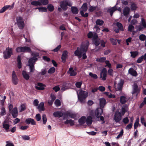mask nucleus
I'll use <instances>...</instances> for the list:
<instances>
[{"instance_id": "6ab92c4d", "label": "nucleus", "mask_w": 146, "mask_h": 146, "mask_svg": "<svg viewBox=\"0 0 146 146\" xmlns=\"http://www.w3.org/2000/svg\"><path fill=\"white\" fill-rule=\"evenodd\" d=\"M12 80L13 83L15 85L18 83V80L14 71L13 72L12 74Z\"/></svg>"}, {"instance_id": "20e7f679", "label": "nucleus", "mask_w": 146, "mask_h": 146, "mask_svg": "<svg viewBox=\"0 0 146 146\" xmlns=\"http://www.w3.org/2000/svg\"><path fill=\"white\" fill-rule=\"evenodd\" d=\"M37 60V58L33 57L30 58L29 60V66L30 72H33L35 71L34 62Z\"/></svg>"}, {"instance_id": "0eeeda50", "label": "nucleus", "mask_w": 146, "mask_h": 146, "mask_svg": "<svg viewBox=\"0 0 146 146\" xmlns=\"http://www.w3.org/2000/svg\"><path fill=\"white\" fill-rule=\"evenodd\" d=\"M72 5V3L70 1L68 0H66L60 2V7L64 10H66L67 9V6H71Z\"/></svg>"}, {"instance_id": "4d7b16f0", "label": "nucleus", "mask_w": 146, "mask_h": 146, "mask_svg": "<svg viewBox=\"0 0 146 146\" xmlns=\"http://www.w3.org/2000/svg\"><path fill=\"white\" fill-rule=\"evenodd\" d=\"M111 44L113 45H116L117 44V40L114 39L113 38H111L110 39Z\"/></svg>"}, {"instance_id": "58836bf2", "label": "nucleus", "mask_w": 146, "mask_h": 146, "mask_svg": "<svg viewBox=\"0 0 146 146\" xmlns=\"http://www.w3.org/2000/svg\"><path fill=\"white\" fill-rule=\"evenodd\" d=\"M23 52H31V50L30 47L28 46H23Z\"/></svg>"}, {"instance_id": "423d86ee", "label": "nucleus", "mask_w": 146, "mask_h": 146, "mask_svg": "<svg viewBox=\"0 0 146 146\" xmlns=\"http://www.w3.org/2000/svg\"><path fill=\"white\" fill-rule=\"evenodd\" d=\"M94 111L93 110H90L89 111V114L90 116H88L86 121V124L88 125H90L92 124V117L93 118L94 116Z\"/></svg>"}, {"instance_id": "7c9ffc66", "label": "nucleus", "mask_w": 146, "mask_h": 146, "mask_svg": "<svg viewBox=\"0 0 146 146\" xmlns=\"http://www.w3.org/2000/svg\"><path fill=\"white\" fill-rule=\"evenodd\" d=\"M53 115L55 117H60L63 115V113L61 111H56L53 113Z\"/></svg>"}, {"instance_id": "13d9d810", "label": "nucleus", "mask_w": 146, "mask_h": 146, "mask_svg": "<svg viewBox=\"0 0 146 146\" xmlns=\"http://www.w3.org/2000/svg\"><path fill=\"white\" fill-rule=\"evenodd\" d=\"M105 94L106 95L108 96V97L110 98H115V96L114 95H113L111 93H110L109 92H105Z\"/></svg>"}, {"instance_id": "6e6552de", "label": "nucleus", "mask_w": 146, "mask_h": 146, "mask_svg": "<svg viewBox=\"0 0 146 146\" xmlns=\"http://www.w3.org/2000/svg\"><path fill=\"white\" fill-rule=\"evenodd\" d=\"M3 54L4 58H9L13 54L12 48L9 47L6 48L5 51L3 52Z\"/></svg>"}, {"instance_id": "338daca9", "label": "nucleus", "mask_w": 146, "mask_h": 146, "mask_svg": "<svg viewBox=\"0 0 146 146\" xmlns=\"http://www.w3.org/2000/svg\"><path fill=\"white\" fill-rule=\"evenodd\" d=\"M35 118L36 120L37 121H40L41 119V116L40 114L38 113L36 114L35 116Z\"/></svg>"}, {"instance_id": "8fccbe9b", "label": "nucleus", "mask_w": 146, "mask_h": 146, "mask_svg": "<svg viewBox=\"0 0 146 146\" xmlns=\"http://www.w3.org/2000/svg\"><path fill=\"white\" fill-rule=\"evenodd\" d=\"M139 37V39L141 41H143L146 39V36L143 34L140 35Z\"/></svg>"}, {"instance_id": "f8f14e48", "label": "nucleus", "mask_w": 146, "mask_h": 146, "mask_svg": "<svg viewBox=\"0 0 146 146\" xmlns=\"http://www.w3.org/2000/svg\"><path fill=\"white\" fill-rule=\"evenodd\" d=\"M14 3H13L11 5H8L5 6L0 10V13H3L8 9H12L14 7Z\"/></svg>"}, {"instance_id": "4c0bfd02", "label": "nucleus", "mask_w": 146, "mask_h": 146, "mask_svg": "<svg viewBox=\"0 0 146 146\" xmlns=\"http://www.w3.org/2000/svg\"><path fill=\"white\" fill-rule=\"evenodd\" d=\"M67 84L66 83H64L62 86L61 90L63 91L68 89L67 87Z\"/></svg>"}, {"instance_id": "5701e85b", "label": "nucleus", "mask_w": 146, "mask_h": 146, "mask_svg": "<svg viewBox=\"0 0 146 146\" xmlns=\"http://www.w3.org/2000/svg\"><path fill=\"white\" fill-rule=\"evenodd\" d=\"M128 73L131 75L134 76H137V73L136 71L132 68H131L129 70Z\"/></svg>"}, {"instance_id": "f704fd0d", "label": "nucleus", "mask_w": 146, "mask_h": 146, "mask_svg": "<svg viewBox=\"0 0 146 146\" xmlns=\"http://www.w3.org/2000/svg\"><path fill=\"white\" fill-rule=\"evenodd\" d=\"M131 56L133 58L135 57L138 54V52L137 51H131L130 52Z\"/></svg>"}, {"instance_id": "2eb2a0df", "label": "nucleus", "mask_w": 146, "mask_h": 146, "mask_svg": "<svg viewBox=\"0 0 146 146\" xmlns=\"http://www.w3.org/2000/svg\"><path fill=\"white\" fill-rule=\"evenodd\" d=\"M123 81L121 80L120 82L117 84V87L116 86V84L115 82L114 83V86L115 89L117 90H121L123 87Z\"/></svg>"}, {"instance_id": "c03bdc74", "label": "nucleus", "mask_w": 146, "mask_h": 146, "mask_svg": "<svg viewBox=\"0 0 146 146\" xmlns=\"http://www.w3.org/2000/svg\"><path fill=\"white\" fill-rule=\"evenodd\" d=\"M31 4L32 5L35 6H40L41 4L39 2V1L38 0L37 1H33L31 2Z\"/></svg>"}, {"instance_id": "a18cd8bd", "label": "nucleus", "mask_w": 146, "mask_h": 146, "mask_svg": "<svg viewBox=\"0 0 146 146\" xmlns=\"http://www.w3.org/2000/svg\"><path fill=\"white\" fill-rule=\"evenodd\" d=\"M96 23L97 25L101 26L103 25L104 22L102 20L98 19L96 21Z\"/></svg>"}, {"instance_id": "e433bc0d", "label": "nucleus", "mask_w": 146, "mask_h": 146, "mask_svg": "<svg viewBox=\"0 0 146 146\" xmlns=\"http://www.w3.org/2000/svg\"><path fill=\"white\" fill-rule=\"evenodd\" d=\"M71 11L72 13L74 14H77L78 11V9L75 7H72L71 8Z\"/></svg>"}, {"instance_id": "412c9836", "label": "nucleus", "mask_w": 146, "mask_h": 146, "mask_svg": "<svg viewBox=\"0 0 146 146\" xmlns=\"http://www.w3.org/2000/svg\"><path fill=\"white\" fill-rule=\"evenodd\" d=\"M128 105L125 104L123 105L121 110V113L122 115H124L125 113L128 111Z\"/></svg>"}, {"instance_id": "680f3d73", "label": "nucleus", "mask_w": 146, "mask_h": 146, "mask_svg": "<svg viewBox=\"0 0 146 146\" xmlns=\"http://www.w3.org/2000/svg\"><path fill=\"white\" fill-rule=\"evenodd\" d=\"M23 47H17L16 49V51L18 52H23Z\"/></svg>"}, {"instance_id": "393cba45", "label": "nucleus", "mask_w": 146, "mask_h": 146, "mask_svg": "<svg viewBox=\"0 0 146 146\" xmlns=\"http://www.w3.org/2000/svg\"><path fill=\"white\" fill-rule=\"evenodd\" d=\"M68 52L67 51H64L63 52L61 57L62 61L64 63L66 62V59L67 57Z\"/></svg>"}, {"instance_id": "b1692460", "label": "nucleus", "mask_w": 146, "mask_h": 146, "mask_svg": "<svg viewBox=\"0 0 146 146\" xmlns=\"http://www.w3.org/2000/svg\"><path fill=\"white\" fill-rule=\"evenodd\" d=\"M25 122L26 123L29 124L31 123V125H35L36 124V121L32 118H29L25 120Z\"/></svg>"}, {"instance_id": "0e129e2a", "label": "nucleus", "mask_w": 146, "mask_h": 146, "mask_svg": "<svg viewBox=\"0 0 146 146\" xmlns=\"http://www.w3.org/2000/svg\"><path fill=\"white\" fill-rule=\"evenodd\" d=\"M6 113L5 108L3 107H2L1 109V115L2 116L4 115Z\"/></svg>"}, {"instance_id": "79ce46f5", "label": "nucleus", "mask_w": 146, "mask_h": 146, "mask_svg": "<svg viewBox=\"0 0 146 146\" xmlns=\"http://www.w3.org/2000/svg\"><path fill=\"white\" fill-rule=\"evenodd\" d=\"M106 57H103L100 58H98L96 59V60L98 62H103L106 61Z\"/></svg>"}, {"instance_id": "f257e3e1", "label": "nucleus", "mask_w": 146, "mask_h": 146, "mask_svg": "<svg viewBox=\"0 0 146 146\" xmlns=\"http://www.w3.org/2000/svg\"><path fill=\"white\" fill-rule=\"evenodd\" d=\"M89 45V42L88 40H86L82 42L80 48H78L74 52V54L77 56L79 58L82 56V54L83 52H86L88 50Z\"/></svg>"}, {"instance_id": "a211bd4d", "label": "nucleus", "mask_w": 146, "mask_h": 146, "mask_svg": "<svg viewBox=\"0 0 146 146\" xmlns=\"http://www.w3.org/2000/svg\"><path fill=\"white\" fill-rule=\"evenodd\" d=\"M3 128L7 132L9 131L10 125L9 123L7 121L5 120L3 123Z\"/></svg>"}, {"instance_id": "e2e57ef3", "label": "nucleus", "mask_w": 146, "mask_h": 146, "mask_svg": "<svg viewBox=\"0 0 146 146\" xmlns=\"http://www.w3.org/2000/svg\"><path fill=\"white\" fill-rule=\"evenodd\" d=\"M82 84V82L81 81L77 82L75 84L77 88H80L81 87Z\"/></svg>"}, {"instance_id": "603ef678", "label": "nucleus", "mask_w": 146, "mask_h": 146, "mask_svg": "<svg viewBox=\"0 0 146 146\" xmlns=\"http://www.w3.org/2000/svg\"><path fill=\"white\" fill-rule=\"evenodd\" d=\"M89 75L93 79H97L98 78L97 75L96 74H93L92 72H90Z\"/></svg>"}, {"instance_id": "4468645a", "label": "nucleus", "mask_w": 146, "mask_h": 146, "mask_svg": "<svg viewBox=\"0 0 146 146\" xmlns=\"http://www.w3.org/2000/svg\"><path fill=\"white\" fill-rule=\"evenodd\" d=\"M67 73L69 74L70 76H75L77 74L76 69H73V67H70L67 71Z\"/></svg>"}, {"instance_id": "052dcab7", "label": "nucleus", "mask_w": 146, "mask_h": 146, "mask_svg": "<svg viewBox=\"0 0 146 146\" xmlns=\"http://www.w3.org/2000/svg\"><path fill=\"white\" fill-rule=\"evenodd\" d=\"M55 71V68L54 67H52L49 69L48 71L49 74H52Z\"/></svg>"}, {"instance_id": "09e8293b", "label": "nucleus", "mask_w": 146, "mask_h": 146, "mask_svg": "<svg viewBox=\"0 0 146 146\" xmlns=\"http://www.w3.org/2000/svg\"><path fill=\"white\" fill-rule=\"evenodd\" d=\"M38 11L40 12H46L47 8L44 7H40L38 8Z\"/></svg>"}, {"instance_id": "9d476101", "label": "nucleus", "mask_w": 146, "mask_h": 146, "mask_svg": "<svg viewBox=\"0 0 146 146\" xmlns=\"http://www.w3.org/2000/svg\"><path fill=\"white\" fill-rule=\"evenodd\" d=\"M113 119L116 122H119L121 119V113L118 111H116L114 116Z\"/></svg>"}, {"instance_id": "69168bd1", "label": "nucleus", "mask_w": 146, "mask_h": 146, "mask_svg": "<svg viewBox=\"0 0 146 146\" xmlns=\"http://www.w3.org/2000/svg\"><path fill=\"white\" fill-rule=\"evenodd\" d=\"M123 122L125 124H127L129 123V120L127 117H125L123 119Z\"/></svg>"}, {"instance_id": "9b49d317", "label": "nucleus", "mask_w": 146, "mask_h": 146, "mask_svg": "<svg viewBox=\"0 0 146 146\" xmlns=\"http://www.w3.org/2000/svg\"><path fill=\"white\" fill-rule=\"evenodd\" d=\"M92 40L93 43L96 46H98L100 44L101 40L98 38L97 33L94 34V37L92 38Z\"/></svg>"}, {"instance_id": "de8ad7c7", "label": "nucleus", "mask_w": 146, "mask_h": 146, "mask_svg": "<svg viewBox=\"0 0 146 146\" xmlns=\"http://www.w3.org/2000/svg\"><path fill=\"white\" fill-rule=\"evenodd\" d=\"M39 2L42 5H46L48 3V0H38Z\"/></svg>"}, {"instance_id": "dca6fc26", "label": "nucleus", "mask_w": 146, "mask_h": 146, "mask_svg": "<svg viewBox=\"0 0 146 146\" xmlns=\"http://www.w3.org/2000/svg\"><path fill=\"white\" fill-rule=\"evenodd\" d=\"M65 115L69 116L70 118L74 119L76 116L77 114L73 112L67 111L64 113Z\"/></svg>"}, {"instance_id": "774afa93", "label": "nucleus", "mask_w": 146, "mask_h": 146, "mask_svg": "<svg viewBox=\"0 0 146 146\" xmlns=\"http://www.w3.org/2000/svg\"><path fill=\"white\" fill-rule=\"evenodd\" d=\"M7 144L5 146H14L13 144L10 141H8L6 142Z\"/></svg>"}, {"instance_id": "a878e982", "label": "nucleus", "mask_w": 146, "mask_h": 146, "mask_svg": "<svg viewBox=\"0 0 146 146\" xmlns=\"http://www.w3.org/2000/svg\"><path fill=\"white\" fill-rule=\"evenodd\" d=\"M22 74L24 78L26 80H28L30 76L28 73L25 71L23 70L22 72Z\"/></svg>"}, {"instance_id": "864d4df0", "label": "nucleus", "mask_w": 146, "mask_h": 146, "mask_svg": "<svg viewBox=\"0 0 146 146\" xmlns=\"http://www.w3.org/2000/svg\"><path fill=\"white\" fill-rule=\"evenodd\" d=\"M42 119L43 121V123L45 124L47 121V118L46 115L45 114H43L42 116Z\"/></svg>"}, {"instance_id": "4be33fe9", "label": "nucleus", "mask_w": 146, "mask_h": 146, "mask_svg": "<svg viewBox=\"0 0 146 146\" xmlns=\"http://www.w3.org/2000/svg\"><path fill=\"white\" fill-rule=\"evenodd\" d=\"M100 106V108H103L106 104V102L104 98H102L99 99Z\"/></svg>"}, {"instance_id": "aec40b11", "label": "nucleus", "mask_w": 146, "mask_h": 146, "mask_svg": "<svg viewBox=\"0 0 146 146\" xmlns=\"http://www.w3.org/2000/svg\"><path fill=\"white\" fill-rule=\"evenodd\" d=\"M118 3H117L116 5L113 7L109 8L108 10L107 11L110 13V15L112 16L113 12L117 10V8L116 6Z\"/></svg>"}, {"instance_id": "37998d69", "label": "nucleus", "mask_w": 146, "mask_h": 146, "mask_svg": "<svg viewBox=\"0 0 146 146\" xmlns=\"http://www.w3.org/2000/svg\"><path fill=\"white\" fill-rule=\"evenodd\" d=\"M133 92L132 93L133 94L135 93H137L139 92V89H138V86L137 85L135 84H134L133 86Z\"/></svg>"}, {"instance_id": "ea45409f", "label": "nucleus", "mask_w": 146, "mask_h": 146, "mask_svg": "<svg viewBox=\"0 0 146 146\" xmlns=\"http://www.w3.org/2000/svg\"><path fill=\"white\" fill-rule=\"evenodd\" d=\"M116 25L120 30L122 31H123L124 30L123 25L121 23L117 22L116 23Z\"/></svg>"}, {"instance_id": "72a5a7b5", "label": "nucleus", "mask_w": 146, "mask_h": 146, "mask_svg": "<svg viewBox=\"0 0 146 146\" xmlns=\"http://www.w3.org/2000/svg\"><path fill=\"white\" fill-rule=\"evenodd\" d=\"M64 123L66 124H69L71 126H72L74 125V122L72 119H67L64 121Z\"/></svg>"}, {"instance_id": "f03ea898", "label": "nucleus", "mask_w": 146, "mask_h": 146, "mask_svg": "<svg viewBox=\"0 0 146 146\" xmlns=\"http://www.w3.org/2000/svg\"><path fill=\"white\" fill-rule=\"evenodd\" d=\"M103 113V111L102 108H97L95 111V116L97 118H100V120H98L99 121H103L102 123H105L104 120V118L103 117L101 116Z\"/></svg>"}, {"instance_id": "6e6d98bb", "label": "nucleus", "mask_w": 146, "mask_h": 146, "mask_svg": "<svg viewBox=\"0 0 146 146\" xmlns=\"http://www.w3.org/2000/svg\"><path fill=\"white\" fill-rule=\"evenodd\" d=\"M48 10L50 12L52 11L54 9V7L51 5H49L47 7Z\"/></svg>"}, {"instance_id": "a19ab883", "label": "nucleus", "mask_w": 146, "mask_h": 146, "mask_svg": "<svg viewBox=\"0 0 146 146\" xmlns=\"http://www.w3.org/2000/svg\"><path fill=\"white\" fill-rule=\"evenodd\" d=\"M46 69H42L41 70V72H38L37 74L38 75H44L46 74Z\"/></svg>"}, {"instance_id": "bb28decb", "label": "nucleus", "mask_w": 146, "mask_h": 146, "mask_svg": "<svg viewBox=\"0 0 146 146\" xmlns=\"http://www.w3.org/2000/svg\"><path fill=\"white\" fill-rule=\"evenodd\" d=\"M56 98V96L54 94H51V95L50 99L48 101V104L50 105H51L52 104Z\"/></svg>"}, {"instance_id": "c756f323", "label": "nucleus", "mask_w": 146, "mask_h": 146, "mask_svg": "<svg viewBox=\"0 0 146 146\" xmlns=\"http://www.w3.org/2000/svg\"><path fill=\"white\" fill-rule=\"evenodd\" d=\"M26 109V105L25 104H21L19 107L18 109L19 112L25 111Z\"/></svg>"}, {"instance_id": "39448f33", "label": "nucleus", "mask_w": 146, "mask_h": 146, "mask_svg": "<svg viewBox=\"0 0 146 146\" xmlns=\"http://www.w3.org/2000/svg\"><path fill=\"white\" fill-rule=\"evenodd\" d=\"M17 24L20 29H23L25 26V23L23 19L21 16H17L16 17Z\"/></svg>"}, {"instance_id": "bf43d9fd", "label": "nucleus", "mask_w": 146, "mask_h": 146, "mask_svg": "<svg viewBox=\"0 0 146 146\" xmlns=\"http://www.w3.org/2000/svg\"><path fill=\"white\" fill-rule=\"evenodd\" d=\"M97 7V6L95 7L94 6H90L89 7V9L88 10L90 12H93L96 9Z\"/></svg>"}, {"instance_id": "5fc2aeb1", "label": "nucleus", "mask_w": 146, "mask_h": 146, "mask_svg": "<svg viewBox=\"0 0 146 146\" xmlns=\"http://www.w3.org/2000/svg\"><path fill=\"white\" fill-rule=\"evenodd\" d=\"M54 104L57 107L61 105L60 101L58 100H56L54 102Z\"/></svg>"}, {"instance_id": "c85d7f7f", "label": "nucleus", "mask_w": 146, "mask_h": 146, "mask_svg": "<svg viewBox=\"0 0 146 146\" xmlns=\"http://www.w3.org/2000/svg\"><path fill=\"white\" fill-rule=\"evenodd\" d=\"M128 100L127 98L123 96H121L120 98V102L122 104L125 103Z\"/></svg>"}, {"instance_id": "c9c22d12", "label": "nucleus", "mask_w": 146, "mask_h": 146, "mask_svg": "<svg viewBox=\"0 0 146 146\" xmlns=\"http://www.w3.org/2000/svg\"><path fill=\"white\" fill-rule=\"evenodd\" d=\"M86 118L85 117H82L78 121L79 123L81 125L84 124L85 122Z\"/></svg>"}, {"instance_id": "f3484780", "label": "nucleus", "mask_w": 146, "mask_h": 146, "mask_svg": "<svg viewBox=\"0 0 146 146\" xmlns=\"http://www.w3.org/2000/svg\"><path fill=\"white\" fill-rule=\"evenodd\" d=\"M10 112L13 118H15L17 117L18 112L17 107H15Z\"/></svg>"}, {"instance_id": "2f4dec72", "label": "nucleus", "mask_w": 146, "mask_h": 146, "mask_svg": "<svg viewBox=\"0 0 146 146\" xmlns=\"http://www.w3.org/2000/svg\"><path fill=\"white\" fill-rule=\"evenodd\" d=\"M130 8L126 7L124 8L123 10V14L125 16H127L128 15L130 12Z\"/></svg>"}, {"instance_id": "473e14b6", "label": "nucleus", "mask_w": 146, "mask_h": 146, "mask_svg": "<svg viewBox=\"0 0 146 146\" xmlns=\"http://www.w3.org/2000/svg\"><path fill=\"white\" fill-rule=\"evenodd\" d=\"M88 9L87 4L84 3L81 8L80 11H83V12H86Z\"/></svg>"}, {"instance_id": "7ed1b4c3", "label": "nucleus", "mask_w": 146, "mask_h": 146, "mask_svg": "<svg viewBox=\"0 0 146 146\" xmlns=\"http://www.w3.org/2000/svg\"><path fill=\"white\" fill-rule=\"evenodd\" d=\"M88 93L86 91L80 90L79 93L78 94V100L81 102H84V100L88 96Z\"/></svg>"}, {"instance_id": "cd10ccee", "label": "nucleus", "mask_w": 146, "mask_h": 146, "mask_svg": "<svg viewBox=\"0 0 146 146\" xmlns=\"http://www.w3.org/2000/svg\"><path fill=\"white\" fill-rule=\"evenodd\" d=\"M37 109L40 111L44 110L45 109L44 106V103L43 102H41L37 106Z\"/></svg>"}, {"instance_id": "49530a36", "label": "nucleus", "mask_w": 146, "mask_h": 146, "mask_svg": "<svg viewBox=\"0 0 146 146\" xmlns=\"http://www.w3.org/2000/svg\"><path fill=\"white\" fill-rule=\"evenodd\" d=\"M137 5L134 3H132L131 5V8L132 10H135L137 8Z\"/></svg>"}, {"instance_id": "1a4fd4ad", "label": "nucleus", "mask_w": 146, "mask_h": 146, "mask_svg": "<svg viewBox=\"0 0 146 146\" xmlns=\"http://www.w3.org/2000/svg\"><path fill=\"white\" fill-rule=\"evenodd\" d=\"M146 28V21L143 18H141L140 25L138 27V30L139 31H142Z\"/></svg>"}, {"instance_id": "3c124183", "label": "nucleus", "mask_w": 146, "mask_h": 146, "mask_svg": "<svg viewBox=\"0 0 146 146\" xmlns=\"http://www.w3.org/2000/svg\"><path fill=\"white\" fill-rule=\"evenodd\" d=\"M95 33H96L95 32L93 33L92 32H90L88 34V36L89 38H91L94 37V35Z\"/></svg>"}, {"instance_id": "ddd939ff", "label": "nucleus", "mask_w": 146, "mask_h": 146, "mask_svg": "<svg viewBox=\"0 0 146 146\" xmlns=\"http://www.w3.org/2000/svg\"><path fill=\"white\" fill-rule=\"evenodd\" d=\"M107 72V70L106 68H104L100 73V78H102V80H106Z\"/></svg>"}]
</instances>
